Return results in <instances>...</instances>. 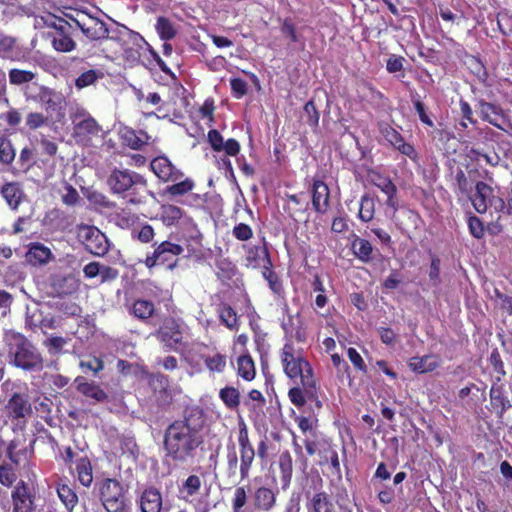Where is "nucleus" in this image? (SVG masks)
Listing matches in <instances>:
<instances>
[{"mask_svg":"<svg viewBox=\"0 0 512 512\" xmlns=\"http://www.w3.org/2000/svg\"><path fill=\"white\" fill-rule=\"evenodd\" d=\"M201 359L211 373H223L227 365V356L221 353L202 355Z\"/></svg>","mask_w":512,"mask_h":512,"instance_id":"obj_52","label":"nucleus"},{"mask_svg":"<svg viewBox=\"0 0 512 512\" xmlns=\"http://www.w3.org/2000/svg\"><path fill=\"white\" fill-rule=\"evenodd\" d=\"M155 305L146 299H136L129 307V313L141 321L149 320L155 313Z\"/></svg>","mask_w":512,"mask_h":512,"instance_id":"obj_42","label":"nucleus"},{"mask_svg":"<svg viewBox=\"0 0 512 512\" xmlns=\"http://www.w3.org/2000/svg\"><path fill=\"white\" fill-rule=\"evenodd\" d=\"M202 430V424L194 423L189 417L170 423L163 435L166 458L181 464L193 459L204 443Z\"/></svg>","mask_w":512,"mask_h":512,"instance_id":"obj_1","label":"nucleus"},{"mask_svg":"<svg viewBox=\"0 0 512 512\" xmlns=\"http://www.w3.org/2000/svg\"><path fill=\"white\" fill-rule=\"evenodd\" d=\"M351 249L354 256L363 263H369L373 258V246L367 239L356 236L352 241Z\"/></svg>","mask_w":512,"mask_h":512,"instance_id":"obj_44","label":"nucleus"},{"mask_svg":"<svg viewBox=\"0 0 512 512\" xmlns=\"http://www.w3.org/2000/svg\"><path fill=\"white\" fill-rule=\"evenodd\" d=\"M172 183V185L166 187L165 192L173 197L183 196L191 192L195 187L194 181L190 178H182Z\"/></svg>","mask_w":512,"mask_h":512,"instance_id":"obj_55","label":"nucleus"},{"mask_svg":"<svg viewBox=\"0 0 512 512\" xmlns=\"http://www.w3.org/2000/svg\"><path fill=\"white\" fill-rule=\"evenodd\" d=\"M52 256L50 248L39 242L31 243L26 253L27 261L35 266L47 264Z\"/></svg>","mask_w":512,"mask_h":512,"instance_id":"obj_37","label":"nucleus"},{"mask_svg":"<svg viewBox=\"0 0 512 512\" xmlns=\"http://www.w3.org/2000/svg\"><path fill=\"white\" fill-rule=\"evenodd\" d=\"M184 253L182 245L172 242L170 240H164L158 243H154L153 251L146 254L140 263L152 271L158 266H163L169 271H173L179 266V257Z\"/></svg>","mask_w":512,"mask_h":512,"instance_id":"obj_5","label":"nucleus"},{"mask_svg":"<svg viewBox=\"0 0 512 512\" xmlns=\"http://www.w3.org/2000/svg\"><path fill=\"white\" fill-rule=\"evenodd\" d=\"M287 211L291 218L297 220V217L304 214L309 206L305 192L298 194H287Z\"/></svg>","mask_w":512,"mask_h":512,"instance_id":"obj_38","label":"nucleus"},{"mask_svg":"<svg viewBox=\"0 0 512 512\" xmlns=\"http://www.w3.org/2000/svg\"><path fill=\"white\" fill-rule=\"evenodd\" d=\"M77 237L85 249L94 256L102 257L109 251L110 243L107 236L95 226L79 225Z\"/></svg>","mask_w":512,"mask_h":512,"instance_id":"obj_11","label":"nucleus"},{"mask_svg":"<svg viewBox=\"0 0 512 512\" xmlns=\"http://www.w3.org/2000/svg\"><path fill=\"white\" fill-rule=\"evenodd\" d=\"M145 48L151 49L148 42L139 33L130 31L129 40L123 46L125 60L130 63H138Z\"/></svg>","mask_w":512,"mask_h":512,"instance_id":"obj_22","label":"nucleus"},{"mask_svg":"<svg viewBox=\"0 0 512 512\" xmlns=\"http://www.w3.org/2000/svg\"><path fill=\"white\" fill-rule=\"evenodd\" d=\"M236 364V372L240 378L247 382L254 380L256 376V368L254 360L252 359L250 354L246 353L240 355L237 358Z\"/></svg>","mask_w":512,"mask_h":512,"instance_id":"obj_43","label":"nucleus"},{"mask_svg":"<svg viewBox=\"0 0 512 512\" xmlns=\"http://www.w3.org/2000/svg\"><path fill=\"white\" fill-rule=\"evenodd\" d=\"M73 21L82 33L92 41L103 40L109 37V29L106 23L99 18L90 17L87 23H82L77 19H73Z\"/></svg>","mask_w":512,"mask_h":512,"instance_id":"obj_23","label":"nucleus"},{"mask_svg":"<svg viewBox=\"0 0 512 512\" xmlns=\"http://www.w3.org/2000/svg\"><path fill=\"white\" fill-rule=\"evenodd\" d=\"M106 184L111 194L125 199L130 205L145 203L149 194L147 179L128 168L114 167L107 176Z\"/></svg>","mask_w":512,"mask_h":512,"instance_id":"obj_3","label":"nucleus"},{"mask_svg":"<svg viewBox=\"0 0 512 512\" xmlns=\"http://www.w3.org/2000/svg\"><path fill=\"white\" fill-rule=\"evenodd\" d=\"M219 398L225 407L231 411H235L240 406V392L234 386H225L219 391Z\"/></svg>","mask_w":512,"mask_h":512,"instance_id":"obj_45","label":"nucleus"},{"mask_svg":"<svg viewBox=\"0 0 512 512\" xmlns=\"http://www.w3.org/2000/svg\"><path fill=\"white\" fill-rule=\"evenodd\" d=\"M104 72L100 69H90L81 73L75 79V87L79 90L94 85L98 80L104 78Z\"/></svg>","mask_w":512,"mask_h":512,"instance_id":"obj_53","label":"nucleus"},{"mask_svg":"<svg viewBox=\"0 0 512 512\" xmlns=\"http://www.w3.org/2000/svg\"><path fill=\"white\" fill-rule=\"evenodd\" d=\"M10 497L11 512H36V493L24 480L17 482Z\"/></svg>","mask_w":512,"mask_h":512,"instance_id":"obj_14","label":"nucleus"},{"mask_svg":"<svg viewBox=\"0 0 512 512\" xmlns=\"http://www.w3.org/2000/svg\"><path fill=\"white\" fill-rule=\"evenodd\" d=\"M311 204L315 213L324 215L330 209V189L328 185L319 178H313L309 187Z\"/></svg>","mask_w":512,"mask_h":512,"instance_id":"obj_18","label":"nucleus"},{"mask_svg":"<svg viewBox=\"0 0 512 512\" xmlns=\"http://www.w3.org/2000/svg\"><path fill=\"white\" fill-rule=\"evenodd\" d=\"M207 140L215 152L224 151L227 156H237L240 152V144L236 139L230 138L224 141L223 136L216 129L208 132Z\"/></svg>","mask_w":512,"mask_h":512,"instance_id":"obj_24","label":"nucleus"},{"mask_svg":"<svg viewBox=\"0 0 512 512\" xmlns=\"http://www.w3.org/2000/svg\"><path fill=\"white\" fill-rule=\"evenodd\" d=\"M489 396L491 411L496 414L499 420H502L505 412L512 407V403L506 394L504 384L501 382H492Z\"/></svg>","mask_w":512,"mask_h":512,"instance_id":"obj_21","label":"nucleus"},{"mask_svg":"<svg viewBox=\"0 0 512 512\" xmlns=\"http://www.w3.org/2000/svg\"><path fill=\"white\" fill-rule=\"evenodd\" d=\"M493 194V189L490 185L483 181H478L475 185V193L470 198L471 203L479 214H484L488 210L489 199Z\"/></svg>","mask_w":512,"mask_h":512,"instance_id":"obj_31","label":"nucleus"},{"mask_svg":"<svg viewBox=\"0 0 512 512\" xmlns=\"http://www.w3.org/2000/svg\"><path fill=\"white\" fill-rule=\"evenodd\" d=\"M375 215V200L368 193L361 196L358 218L364 222H370Z\"/></svg>","mask_w":512,"mask_h":512,"instance_id":"obj_49","label":"nucleus"},{"mask_svg":"<svg viewBox=\"0 0 512 512\" xmlns=\"http://www.w3.org/2000/svg\"><path fill=\"white\" fill-rule=\"evenodd\" d=\"M367 178L370 184L380 189L387 196V207L396 211L399 207V200L397 197V187L391 178L376 170H369Z\"/></svg>","mask_w":512,"mask_h":512,"instance_id":"obj_16","label":"nucleus"},{"mask_svg":"<svg viewBox=\"0 0 512 512\" xmlns=\"http://www.w3.org/2000/svg\"><path fill=\"white\" fill-rule=\"evenodd\" d=\"M440 364V358L434 354L414 356L408 361V367L410 370L418 374L433 372L440 366Z\"/></svg>","mask_w":512,"mask_h":512,"instance_id":"obj_29","label":"nucleus"},{"mask_svg":"<svg viewBox=\"0 0 512 512\" xmlns=\"http://www.w3.org/2000/svg\"><path fill=\"white\" fill-rule=\"evenodd\" d=\"M55 489L59 500L66 508L67 512H73L79 501L74 487L66 480L60 479L55 483Z\"/></svg>","mask_w":512,"mask_h":512,"instance_id":"obj_32","label":"nucleus"},{"mask_svg":"<svg viewBox=\"0 0 512 512\" xmlns=\"http://www.w3.org/2000/svg\"><path fill=\"white\" fill-rule=\"evenodd\" d=\"M307 512H334L329 495L320 491L315 493L306 504Z\"/></svg>","mask_w":512,"mask_h":512,"instance_id":"obj_41","label":"nucleus"},{"mask_svg":"<svg viewBox=\"0 0 512 512\" xmlns=\"http://www.w3.org/2000/svg\"><path fill=\"white\" fill-rule=\"evenodd\" d=\"M279 469L281 473V480L285 485L291 481L293 474V461L292 456L288 450L281 453L279 457Z\"/></svg>","mask_w":512,"mask_h":512,"instance_id":"obj_56","label":"nucleus"},{"mask_svg":"<svg viewBox=\"0 0 512 512\" xmlns=\"http://www.w3.org/2000/svg\"><path fill=\"white\" fill-rule=\"evenodd\" d=\"M47 112L60 110L65 103L63 95L52 88L41 86L36 98Z\"/></svg>","mask_w":512,"mask_h":512,"instance_id":"obj_30","label":"nucleus"},{"mask_svg":"<svg viewBox=\"0 0 512 512\" xmlns=\"http://www.w3.org/2000/svg\"><path fill=\"white\" fill-rule=\"evenodd\" d=\"M76 390L87 398L93 399L98 403H102L108 399L107 393L95 382H88L84 377L75 379Z\"/></svg>","mask_w":512,"mask_h":512,"instance_id":"obj_34","label":"nucleus"},{"mask_svg":"<svg viewBox=\"0 0 512 512\" xmlns=\"http://www.w3.org/2000/svg\"><path fill=\"white\" fill-rule=\"evenodd\" d=\"M8 76L11 85L20 86L33 81L36 73L30 70L12 68L9 70Z\"/></svg>","mask_w":512,"mask_h":512,"instance_id":"obj_58","label":"nucleus"},{"mask_svg":"<svg viewBox=\"0 0 512 512\" xmlns=\"http://www.w3.org/2000/svg\"><path fill=\"white\" fill-rule=\"evenodd\" d=\"M155 29L161 40L169 41L173 39L177 30L174 26V23L164 16H159L156 21Z\"/></svg>","mask_w":512,"mask_h":512,"instance_id":"obj_54","label":"nucleus"},{"mask_svg":"<svg viewBox=\"0 0 512 512\" xmlns=\"http://www.w3.org/2000/svg\"><path fill=\"white\" fill-rule=\"evenodd\" d=\"M14 339L15 343L10 347L12 363L27 371L41 369L43 359L36 347L23 335L18 334Z\"/></svg>","mask_w":512,"mask_h":512,"instance_id":"obj_8","label":"nucleus"},{"mask_svg":"<svg viewBox=\"0 0 512 512\" xmlns=\"http://www.w3.org/2000/svg\"><path fill=\"white\" fill-rule=\"evenodd\" d=\"M477 108L479 109L480 118L493 125L494 127L507 132L503 124L498 122L497 117L505 119L503 109L494 103L487 102L484 99L477 100Z\"/></svg>","mask_w":512,"mask_h":512,"instance_id":"obj_25","label":"nucleus"},{"mask_svg":"<svg viewBox=\"0 0 512 512\" xmlns=\"http://www.w3.org/2000/svg\"><path fill=\"white\" fill-rule=\"evenodd\" d=\"M467 226L469 233L473 238L480 240L485 236V225L484 222L473 213L467 214Z\"/></svg>","mask_w":512,"mask_h":512,"instance_id":"obj_61","label":"nucleus"},{"mask_svg":"<svg viewBox=\"0 0 512 512\" xmlns=\"http://www.w3.org/2000/svg\"><path fill=\"white\" fill-rule=\"evenodd\" d=\"M99 499L106 512H129L127 490L116 478H104L97 483Z\"/></svg>","mask_w":512,"mask_h":512,"instance_id":"obj_7","label":"nucleus"},{"mask_svg":"<svg viewBox=\"0 0 512 512\" xmlns=\"http://www.w3.org/2000/svg\"><path fill=\"white\" fill-rule=\"evenodd\" d=\"M0 57L10 61H21L24 51L16 37L0 33Z\"/></svg>","mask_w":512,"mask_h":512,"instance_id":"obj_27","label":"nucleus"},{"mask_svg":"<svg viewBox=\"0 0 512 512\" xmlns=\"http://www.w3.org/2000/svg\"><path fill=\"white\" fill-rule=\"evenodd\" d=\"M73 137L78 143L89 145L92 139L98 137L102 131L101 126L86 110H78L72 116Z\"/></svg>","mask_w":512,"mask_h":512,"instance_id":"obj_12","label":"nucleus"},{"mask_svg":"<svg viewBox=\"0 0 512 512\" xmlns=\"http://www.w3.org/2000/svg\"><path fill=\"white\" fill-rule=\"evenodd\" d=\"M184 215V210L172 204H163L160 207V220L166 226L175 225Z\"/></svg>","mask_w":512,"mask_h":512,"instance_id":"obj_46","label":"nucleus"},{"mask_svg":"<svg viewBox=\"0 0 512 512\" xmlns=\"http://www.w3.org/2000/svg\"><path fill=\"white\" fill-rule=\"evenodd\" d=\"M243 248L245 249V262L246 267L258 269L262 268V270L266 266H273L270 252L268 249V244L263 238L262 245H251L246 246L244 245Z\"/></svg>","mask_w":512,"mask_h":512,"instance_id":"obj_19","label":"nucleus"},{"mask_svg":"<svg viewBox=\"0 0 512 512\" xmlns=\"http://www.w3.org/2000/svg\"><path fill=\"white\" fill-rule=\"evenodd\" d=\"M16 468L7 462L0 464V484L4 487L11 488L17 484Z\"/></svg>","mask_w":512,"mask_h":512,"instance_id":"obj_57","label":"nucleus"},{"mask_svg":"<svg viewBox=\"0 0 512 512\" xmlns=\"http://www.w3.org/2000/svg\"><path fill=\"white\" fill-rule=\"evenodd\" d=\"M25 324L32 331L40 329L43 334H47V330H55L62 326V317L36 309L27 315Z\"/></svg>","mask_w":512,"mask_h":512,"instance_id":"obj_15","label":"nucleus"},{"mask_svg":"<svg viewBox=\"0 0 512 512\" xmlns=\"http://www.w3.org/2000/svg\"><path fill=\"white\" fill-rule=\"evenodd\" d=\"M15 158V150L11 140L5 136L0 137V162L3 164H11Z\"/></svg>","mask_w":512,"mask_h":512,"instance_id":"obj_64","label":"nucleus"},{"mask_svg":"<svg viewBox=\"0 0 512 512\" xmlns=\"http://www.w3.org/2000/svg\"><path fill=\"white\" fill-rule=\"evenodd\" d=\"M488 361L489 364L492 366L494 372L493 382L500 383L502 379L505 377L506 371L504 369V363L502 361L501 355L497 349H494L491 352Z\"/></svg>","mask_w":512,"mask_h":512,"instance_id":"obj_59","label":"nucleus"},{"mask_svg":"<svg viewBox=\"0 0 512 512\" xmlns=\"http://www.w3.org/2000/svg\"><path fill=\"white\" fill-rule=\"evenodd\" d=\"M276 504V495L272 489L260 486L253 493V505L257 510L268 512Z\"/></svg>","mask_w":512,"mask_h":512,"instance_id":"obj_36","label":"nucleus"},{"mask_svg":"<svg viewBox=\"0 0 512 512\" xmlns=\"http://www.w3.org/2000/svg\"><path fill=\"white\" fill-rule=\"evenodd\" d=\"M262 277L267 281L270 290L277 297H283L285 294L282 280L278 274L273 270V266H266L262 270Z\"/></svg>","mask_w":512,"mask_h":512,"instance_id":"obj_47","label":"nucleus"},{"mask_svg":"<svg viewBox=\"0 0 512 512\" xmlns=\"http://www.w3.org/2000/svg\"><path fill=\"white\" fill-rule=\"evenodd\" d=\"M148 384L154 393L165 394L169 386V380L162 373H153L148 377Z\"/></svg>","mask_w":512,"mask_h":512,"instance_id":"obj_63","label":"nucleus"},{"mask_svg":"<svg viewBox=\"0 0 512 512\" xmlns=\"http://www.w3.org/2000/svg\"><path fill=\"white\" fill-rule=\"evenodd\" d=\"M68 343V339L62 336L49 335L44 341L43 346L50 355H58L62 352L64 346Z\"/></svg>","mask_w":512,"mask_h":512,"instance_id":"obj_62","label":"nucleus"},{"mask_svg":"<svg viewBox=\"0 0 512 512\" xmlns=\"http://www.w3.org/2000/svg\"><path fill=\"white\" fill-rule=\"evenodd\" d=\"M237 441L239 455L234 442H229L226 445L225 472L230 479L235 478L239 473L240 479L244 481L250 476L256 451L250 440L248 427L242 419L238 423Z\"/></svg>","mask_w":512,"mask_h":512,"instance_id":"obj_2","label":"nucleus"},{"mask_svg":"<svg viewBox=\"0 0 512 512\" xmlns=\"http://www.w3.org/2000/svg\"><path fill=\"white\" fill-rule=\"evenodd\" d=\"M0 194L5 199L8 206L13 210H16L25 198L23 186L17 181L6 182L1 187Z\"/></svg>","mask_w":512,"mask_h":512,"instance_id":"obj_33","label":"nucleus"},{"mask_svg":"<svg viewBox=\"0 0 512 512\" xmlns=\"http://www.w3.org/2000/svg\"><path fill=\"white\" fill-rule=\"evenodd\" d=\"M156 235L154 227L147 222L140 223L131 228L132 240L144 245L151 244L153 246L154 243H158V241L155 240Z\"/></svg>","mask_w":512,"mask_h":512,"instance_id":"obj_40","label":"nucleus"},{"mask_svg":"<svg viewBox=\"0 0 512 512\" xmlns=\"http://www.w3.org/2000/svg\"><path fill=\"white\" fill-rule=\"evenodd\" d=\"M219 318L223 325L230 330H238L239 321L236 311L226 303H222L218 309Z\"/></svg>","mask_w":512,"mask_h":512,"instance_id":"obj_51","label":"nucleus"},{"mask_svg":"<svg viewBox=\"0 0 512 512\" xmlns=\"http://www.w3.org/2000/svg\"><path fill=\"white\" fill-rule=\"evenodd\" d=\"M151 170L163 182H176L184 177L183 172L178 169L166 156H158L151 161Z\"/></svg>","mask_w":512,"mask_h":512,"instance_id":"obj_20","label":"nucleus"},{"mask_svg":"<svg viewBox=\"0 0 512 512\" xmlns=\"http://www.w3.org/2000/svg\"><path fill=\"white\" fill-rule=\"evenodd\" d=\"M280 360L283 372L290 380L299 379L308 393L314 392L316 379L314 370L302 349L296 348L292 341H287L280 351Z\"/></svg>","mask_w":512,"mask_h":512,"instance_id":"obj_4","label":"nucleus"},{"mask_svg":"<svg viewBox=\"0 0 512 512\" xmlns=\"http://www.w3.org/2000/svg\"><path fill=\"white\" fill-rule=\"evenodd\" d=\"M81 285V280L73 271L58 269L50 273L47 279V287L54 297H66L76 294Z\"/></svg>","mask_w":512,"mask_h":512,"instance_id":"obj_10","label":"nucleus"},{"mask_svg":"<svg viewBox=\"0 0 512 512\" xmlns=\"http://www.w3.org/2000/svg\"><path fill=\"white\" fill-rule=\"evenodd\" d=\"M250 485L236 486L231 498L232 512H243L244 507L248 503Z\"/></svg>","mask_w":512,"mask_h":512,"instance_id":"obj_48","label":"nucleus"},{"mask_svg":"<svg viewBox=\"0 0 512 512\" xmlns=\"http://www.w3.org/2000/svg\"><path fill=\"white\" fill-rule=\"evenodd\" d=\"M163 499L161 492L154 486L146 487L140 496L142 512H161Z\"/></svg>","mask_w":512,"mask_h":512,"instance_id":"obj_28","label":"nucleus"},{"mask_svg":"<svg viewBox=\"0 0 512 512\" xmlns=\"http://www.w3.org/2000/svg\"><path fill=\"white\" fill-rule=\"evenodd\" d=\"M152 335L166 352H178L185 346L183 323L174 317L164 318Z\"/></svg>","mask_w":512,"mask_h":512,"instance_id":"obj_9","label":"nucleus"},{"mask_svg":"<svg viewBox=\"0 0 512 512\" xmlns=\"http://www.w3.org/2000/svg\"><path fill=\"white\" fill-rule=\"evenodd\" d=\"M48 27L54 29L50 37L52 47L57 52L68 53L76 48V42L72 38V25L67 20L57 17Z\"/></svg>","mask_w":512,"mask_h":512,"instance_id":"obj_13","label":"nucleus"},{"mask_svg":"<svg viewBox=\"0 0 512 512\" xmlns=\"http://www.w3.org/2000/svg\"><path fill=\"white\" fill-rule=\"evenodd\" d=\"M378 128L382 136L393 148L412 160L417 158L414 146L405 142L403 136L389 123H379Z\"/></svg>","mask_w":512,"mask_h":512,"instance_id":"obj_17","label":"nucleus"},{"mask_svg":"<svg viewBox=\"0 0 512 512\" xmlns=\"http://www.w3.org/2000/svg\"><path fill=\"white\" fill-rule=\"evenodd\" d=\"M4 413L13 425V430H22L26 426L33 414L27 387H20L9 395L4 405Z\"/></svg>","mask_w":512,"mask_h":512,"instance_id":"obj_6","label":"nucleus"},{"mask_svg":"<svg viewBox=\"0 0 512 512\" xmlns=\"http://www.w3.org/2000/svg\"><path fill=\"white\" fill-rule=\"evenodd\" d=\"M77 481L85 488L93 483V466L87 455L79 456L74 462V467L69 469Z\"/></svg>","mask_w":512,"mask_h":512,"instance_id":"obj_26","label":"nucleus"},{"mask_svg":"<svg viewBox=\"0 0 512 512\" xmlns=\"http://www.w3.org/2000/svg\"><path fill=\"white\" fill-rule=\"evenodd\" d=\"M238 274L237 266L227 259H223L217 263V278L224 284H229Z\"/></svg>","mask_w":512,"mask_h":512,"instance_id":"obj_50","label":"nucleus"},{"mask_svg":"<svg viewBox=\"0 0 512 512\" xmlns=\"http://www.w3.org/2000/svg\"><path fill=\"white\" fill-rule=\"evenodd\" d=\"M288 397L291 403L296 406L297 408H302L306 402L307 399L311 401H316L317 406H321L320 401L318 400V384L317 380L315 379V388L313 393H308L305 389V387L301 386H294L289 389L288 391Z\"/></svg>","mask_w":512,"mask_h":512,"instance_id":"obj_35","label":"nucleus"},{"mask_svg":"<svg viewBox=\"0 0 512 512\" xmlns=\"http://www.w3.org/2000/svg\"><path fill=\"white\" fill-rule=\"evenodd\" d=\"M266 399L262 392L258 389H252L248 392V400L244 401V405L250 412V418L255 421L257 417L264 416V407Z\"/></svg>","mask_w":512,"mask_h":512,"instance_id":"obj_39","label":"nucleus"},{"mask_svg":"<svg viewBox=\"0 0 512 512\" xmlns=\"http://www.w3.org/2000/svg\"><path fill=\"white\" fill-rule=\"evenodd\" d=\"M323 460L325 463H329V470L331 474L338 479H341L342 472L338 452L332 447H329L324 451Z\"/></svg>","mask_w":512,"mask_h":512,"instance_id":"obj_60","label":"nucleus"}]
</instances>
